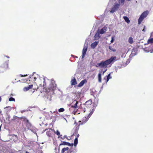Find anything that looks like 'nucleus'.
<instances>
[{
	"mask_svg": "<svg viewBox=\"0 0 153 153\" xmlns=\"http://www.w3.org/2000/svg\"><path fill=\"white\" fill-rule=\"evenodd\" d=\"M92 103V100L90 99L85 102V105L86 106H88L89 105H91Z\"/></svg>",
	"mask_w": 153,
	"mask_h": 153,
	"instance_id": "18",
	"label": "nucleus"
},
{
	"mask_svg": "<svg viewBox=\"0 0 153 153\" xmlns=\"http://www.w3.org/2000/svg\"><path fill=\"white\" fill-rule=\"evenodd\" d=\"M87 50V48H83L82 51V58H83L85 57Z\"/></svg>",
	"mask_w": 153,
	"mask_h": 153,
	"instance_id": "12",
	"label": "nucleus"
},
{
	"mask_svg": "<svg viewBox=\"0 0 153 153\" xmlns=\"http://www.w3.org/2000/svg\"><path fill=\"white\" fill-rule=\"evenodd\" d=\"M47 130L46 134L48 137H51L52 135V133L53 131V129L51 128H49L48 129H46L45 131Z\"/></svg>",
	"mask_w": 153,
	"mask_h": 153,
	"instance_id": "8",
	"label": "nucleus"
},
{
	"mask_svg": "<svg viewBox=\"0 0 153 153\" xmlns=\"http://www.w3.org/2000/svg\"><path fill=\"white\" fill-rule=\"evenodd\" d=\"M106 69L104 70V71L103 72H102V75H103L104 74L106 71H107V68H106Z\"/></svg>",
	"mask_w": 153,
	"mask_h": 153,
	"instance_id": "37",
	"label": "nucleus"
},
{
	"mask_svg": "<svg viewBox=\"0 0 153 153\" xmlns=\"http://www.w3.org/2000/svg\"><path fill=\"white\" fill-rule=\"evenodd\" d=\"M65 109L63 108H61L58 110V111L59 112L64 111Z\"/></svg>",
	"mask_w": 153,
	"mask_h": 153,
	"instance_id": "33",
	"label": "nucleus"
},
{
	"mask_svg": "<svg viewBox=\"0 0 153 153\" xmlns=\"http://www.w3.org/2000/svg\"><path fill=\"white\" fill-rule=\"evenodd\" d=\"M19 119V117H18L17 116H14L13 117L12 120H13L14 121H15L16 120L17 121H18Z\"/></svg>",
	"mask_w": 153,
	"mask_h": 153,
	"instance_id": "30",
	"label": "nucleus"
},
{
	"mask_svg": "<svg viewBox=\"0 0 153 153\" xmlns=\"http://www.w3.org/2000/svg\"><path fill=\"white\" fill-rule=\"evenodd\" d=\"M144 51L147 53L150 52L151 53H152L153 52V48L150 49L149 47H146L143 49Z\"/></svg>",
	"mask_w": 153,
	"mask_h": 153,
	"instance_id": "10",
	"label": "nucleus"
},
{
	"mask_svg": "<svg viewBox=\"0 0 153 153\" xmlns=\"http://www.w3.org/2000/svg\"><path fill=\"white\" fill-rule=\"evenodd\" d=\"M76 135H77V136H76V138H77L78 139V138L79 137V134H76Z\"/></svg>",
	"mask_w": 153,
	"mask_h": 153,
	"instance_id": "41",
	"label": "nucleus"
},
{
	"mask_svg": "<svg viewBox=\"0 0 153 153\" xmlns=\"http://www.w3.org/2000/svg\"><path fill=\"white\" fill-rule=\"evenodd\" d=\"M148 12L146 11L143 12L140 15L138 20V23L140 24L143 21L144 19L148 15Z\"/></svg>",
	"mask_w": 153,
	"mask_h": 153,
	"instance_id": "5",
	"label": "nucleus"
},
{
	"mask_svg": "<svg viewBox=\"0 0 153 153\" xmlns=\"http://www.w3.org/2000/svg\"><path fill=\"white\" fill-rule=\"evenodd\" d=\"M54 132L56 133L57 135H58V136H59L60 135V132H59V131H58V130H57L56 131V132L54 130Z\"/></svg>",
	"mask_w": 153,
	"mask_h": 153,
	"instance_id": "35",
	"label": "nucleus"
},
{
	"mask_svg": "<svg viewBox=\"0 0 153 153\" xmlns=\"http://www.w3.org/2000/svg\"><path fill=\"white\" fill-rule=\"evenodd\" d=\"M1 97H0V102L1 101Z\"/></svg>",
	"mask_w": 153,
	"mask_h": 153,
	"instance_id": "45",
	"label": "nucleus"
},
{
	"mask_svg": "<svg viewBox=\"0 0 153 153\" xmlns=\"http://www.w3.org/2000/svg\"><path fill=\"white\" fill-rule=\"evenodd\" d=\"M33 85H29L27 87H25L23 89V90L24 91H27L29 90L30 89L32 88H33Z\"/></svg>",
	"mask_w": 153,
	"mask_h": 153,
	"instance_id": "11",
	"label": "nucleus"
},
{
	"mask_svg": "<svg viewBox=\"0 0 153 153\" xmlns=\"http://www.w3.org/2000/svg\"><path fill=\"white\" fill-rule=\"evenodd\" d=\"M116 10H115L113 7H112L110 11V12L112 13H113L114 12H115Z\"/></svg>",
	"mask_w": 153,
	"mask_h": 153,
	"instance_id": "32",
	"label": "nucleus"
},
{
	"mask_svg": "<svg viewBox=\"0 0 153 153\" xmlns=\"http://www.w3.org/2000/svg\"><path fill=\"white\" fill-rule=\"evenodd\" d=\"M99 42H95L91 45V47L93 49H94L98 45Z\"/></svg>",
	"mask_w": 153,
	"mask_h": 153,
	"instance_id": "15",
	"label": "nucleus"
},
{
	"mask_svg": "<svg viewBox=\"0 0 153 153\" xmlns=\"http://www.w3.org/2000/svg\"><path fill=\"white\" fill-rule=\"evenodd\" d=\"M8 60L3 63L0 66V71L2 72H4L9 69L8 67Z\"/></svg>",
	"mask_w": 153,
	"mask_h": 153,
	"instance_id": "3",
	"label": "nucleus"
},
{
	"mask_svg": "<svg viewBox=\"0 0 153 153\" xmlns=\"http://www.w3.org/2000/svg\"><path fill=\"white\" fill-rule=\"evenodd\" d=\"M100 36L99 33H97L95 34L94 36V39L95 40H97L100 39Z\"/></svg>",
	"mask_w": 153,
	"mask_h": 153,
	"instance_id": "19",
	"label": "nucleus"
},
{
	"mask_svg": "<svg viewBox=\"0 0 153 153\" xmlns=\"http://www.w3.org/2000/svg\"><path fill=\"white\" fill-rule=\"evenodd\" d=\"M46 83L45 82V79H44V81H43V91H44V90L45 89V90L46 91Z\"/></svg>",
	"mask_w": 153,
	"mask_h": 153,
	"instance_id": "22",
	"label": "nucleus"
},
{
	"mask_svg": "<svg viewBox=\"0 0 153 153\" xmlns=\"http://www.w3.org/2000/svg\"><path fill=\"white\" fill-rule=\"evenodd\" d=\"M93 110H92L91 111V112L90 113V114H89V115H90V116L92 114V113H93Z\"/></svg>",
	"mask_w": 153,
	"mask_h": 153,
	"instance_id": "39",
	"label": "nucleus"
},
{
	"mask_svg": "<svg viewBox=\"0 0 153 153\" xmlns=\"http://www.w3.org/2000/svg\"><path fill=\"white\" fill-rule=\"evenodd\" d=\"M69 149V148L68 147H67L66 148H64L62 149L61 151V152L62 153H64L65 151L68 150Z\"/></svg>",
	"mask_w": 153,
	"mask_h": 153,
	"instance_id": "28",
	"label": "nucleus"
},
{
	"mask_svg": "<svg viewBox=\"0 0 153 153\" xmlns=\"http://www.w3.org/2000/svg\"><path fill=\"white\" fill-rule=\"evenodd\" d=\"M102 71L100 72L98 75V82H102Z\"/></svg>",
	"mask_w": 153,
	"mask_h": 153,
	"instance_id": "13",
	"label": "nucleus"
},
{
	"mask_svg": "<svg viewBox=\"0 0 153 153\" xmlns=\"http://www.w3.org/2000/svg\"><path fill=\"white\" fill-rule=\"evenodd\" d=\"M114 38L113 37H112L111 38V43H113L114 42Z\"/></svg>",
	"mask_w": 153,
	"mask_h": 153,
	"instance_id": "38",
	"label": "nucleus"
},
{
	"mask_svg": "<svg viewBox=\"0 0 153 153\" xmlns=\"http://www.w3.org/2000/svg\"><path fill=\"white\" fill-rule=\"evenodd\" d=\"M124 1L125 0H119V2L122 3V4H123L124 2Z\"/></svg>",
	"mask_w": 153,
	"mask_h": 153,
	"instance_id": "36",
	"label": "nucleus"
},
{
	"mask_svg": "<svg viewBox=\"0 0 153 153\" xmlns=\"http://www.w3.org/2000/svg\"><path fill=\"white\" fill-rule=\"evenodd\" d=\"M123 18L128 24H129L130 23V21L127 16H124L123 17Z\"/></svg>",
	"mask_w": 153,
	"mask_h": 153,
	"instance_id": "21",
	"label": "nucleus"
},
{
	"mask_svg": "<svg viewBox=\"0 0 153 153\" xmlns=\"http://www.w3.org/2000/svg\"><path fill=\"white\" fill-rule=\"evenodd\" d=\"M78 102L76 101V100H75L73 101V104H74V105H71V108L74 109V111H72V113L74 115L76 114L77 108H78L77 105Z\"/></svg>",
	"mask_w": 153,
	"mask_h": 153,
	"instance_id": "4",
	"label": "nucleus"
},
{
	"mask_svg": "<svg viewBox=\"0 0 153 153\" xmlns=\"http://www.w3.org/2000/svg\"><path fill=\"white\" fill-rule=\"evenodd\" d=\"M148 44H152L153 43V38L149 39L147 41Z\"/></svg>",
	"mask_w": 153,
	"mask_h": 153,
	"instance_id": "25",
	"label": "nucleus"
},
{
	"mask_svg": "<svg viewBox=\"0 0 153 153\" xmlns=\"http://www.w3.org/2000/svg\"><path fill=\"white\" fill-rule=\"evenodd\" d=\"M25 153H30V152H28L27 151H26Z\"/></svg>",
	"mask_w": 153,
	"mask_h": 153,
	"instance_id": "44",
	"label": "nucleus"
},
{
	"mask_svg": "<svg viewBox=\"0 0 153 153\" xmlns=\"http://www.w3.org/2000/svg\"><path fill=\"white\" fill-rule=\"evenodd\" d=\"M30 79H30L29 80V81H31L32 82V81H33V80L34 81H35L36 79V77H34V76L33 75H32L31 76L30 75Z\"/></svg>",
	"mask_w": 153,
	"mask_h": 153,
	"instance_id": "20",
	"label": "nucleus"
},
{
	"mask_svg": "<svg viewBox=\"0 0 153 153\" xmlns=\"http://www.w3.org/2000/svg\"><path fill=\"white\" fill-rule=\"evenodd\" d=\"M38 86L36 84H35L33 85L32 88L33 89L37 90V89H38Z\"/></svg>",
	"mask_w": 153,
	"mask_h": 153,
	"instance_id": "26",
	"label": "nucleus"
},
{
	"mask_svg": "<svg viewBox=\"0 0 153 153\" xmlns=\"http://www.w3.org/2000/svg\"><path fill=\"white\" fill-rule=\"evenodd\" d=\"M66 145L69 146H73L74 145V144L73 143L70 144L69 143L64 141L62 143H61L59 145Z\"/></svg>",
	"mask_w": 153,
	"mask_h": 153,
	"instance_id": "14",
	"label": "nucleus"
},
{
	"mask_svg": "<svg viewBox=\"0 0 153 153\" xmlns=\"http://www.w3.org/2000/svg\"><path fill=\"white\" fill-rule=\"evenodd\" d=\"M106 77H107L106 82H107L110 79L112 78L110 74H109L107 76H106Z\"/></svg>",
	"mask_w": 153,
	"mask_h": 153,
	"instance_id": "24",
	"label": "nucleus"
},
{
	"mask_svg": "<svg viewBox=\"0 0 153 153\" xmlns=\"http://www.w3.org/2000/svg\"><path fill=\"white\" fill-rule=\"evenodd\" d=\"M108 48L109 50H111L112 51L115 52L116 51V49L112 48V47L111 46H109Z\"/></svg>",
	"mask_w": 153,
	"mask_h": 153,
	"instance_id": "31",
	"label": "nucleus"
},
{
	"mask_svg": "<svg viewBox=\"0 0 153 153\" xmlns=\"http://www.w3.org/2000/svg\"><path fill=\"white\" fill-rule=\"evenodd\" d=\"M88 120V119L87 118H85V120L84 119H83L82 121H79V124L78 125L75 126L74 128V129H75L74 132V133L73 135H74L75 134H77L80 125L85 124L87 121Z\"/></svg>",
	"mask_w": 153,
	"mask_h": 153,
	"instance_id": "2",
	"label": "nucleus"
},
{
	"mask_svg": "<svg viewBox=\"0 0 153 153\" xmlns=\"http://www.w3.org/2000/svg\"><path fill=\"white\" fill-rule=\"evenodd\" d=\"M78 143V139L77 138H76L74 139V145L75 147L77 145V144Z\"/></svg>",
	"mask_w": 153,
	"mask_h": 153,
	"instance_id": "27",
	"label": "nucleus"
},
{
	"mask_svg": "<svg viewBox=\"0 0 153 153\" xmlns=\"http://www.w3.org/2000/svg\"><path fill=\"white\" fill-rule=\"evenodd\" d=\"M25 111H21V112L22 113H23Z\"/></svg>",
	"mask_w": 153,
	"mask_h": 153,
	"instance_id": "42",
	"label": "nucleus"
},
{
	"mask_svg": "<svg viewBox=\"0 0 153 153\" xmlns=\"http://www.w3.org/2000/svg\"><path fill=\"white\" fill-rule=\"evenodd\" d=\"M87 80L86 79H83L82 80L78 85L77 86L78 87H81L85 83H86L87 82Z\"/></svg>",
	"mask_w": 153,
	"mask_h": 153,
	"instance_id": "9",
	"label": "nucleus"
},
{
	"mask_svg": "<svg viewBox=\"0 0 153 153\" xmlns=\"http://www.w3.org/2000/svg\"><path fill=\"white\" fill-rule=\"evenodd\" d=\"M116 56H112L109 59L105 61H102L100 63H97L95 66L96 67H100L101 68H107L108 65L116 61Z\"/></svg>",
	"mask_w": 153,
	"mask_h": 153,
	"instance_id": "1",
	"label": "nucleus"
},
{
	"mask_svg": "<svg viewBox=\"0 0 153 153\" xmlns=\"http://www.w3.org/2000/svg\"><path fill=\"white\" fill-rule=\"evenodd\" d=\"M145 27H144V28L143 29V31H145Z\"/></svg>",
	"mask_w": 153,
	"mask_h": 153,
	"instance_id": "43",
	"label": "nucleus"
},
{
	"mask_svg": "<svg viewBox=\"0 0 153 153\" xmlns=\"http://www.w3.org/2000/svg\"><path fill=\"white\" fill-rule=\"evenodd\" d=\"M9 101H15V99L13 97H11L9 98Z\"/></svg>",
	"mask_w": 153,
	"mask_h": 153,
	"instance_id": "34",
	"label": "nucleus"
},
{
	"mask_svg": "<svg viewBox=\"0 0 153 153\" xmlns=\"http://www.w3.org/2000/svg\"><path fill=\"white\" fill-rule=\"evenodd\" d=\"M19 119H22L23 121L26 123L27 126H28L29 127H30L31 126V124L29 122V120L25 117H19Z\"/></svg>",
	"mask_w": 153,
	"mask_h": 153,
	"instance_id": "7",
	"label": "nucleus"
},
{
	"mask_svg": "<svg viewBox=\"0 0 153 153\" xmlns=\"http://www.w3.org/2000/svg\"><path fill=\"white\" fill-rule=\"evenodd\" d=\"M106 31V28L105 27H104L100 30V33L101 34H103Z\"/></svg>",
	"mask_w": 153,
	"mask_h": 153,
	"instance_id": "17",
	"label": "nucleus"
},
{
	"mask_svg": "<svg viewBox=\"0 0 153 153\" xmlns=\"http://www.w3.org/2000/svg\"><path fill=\"white\" fill-rule=\"evenodd\" d=\"M71 85H75L77 84L76 80L75 78H74L73 79H72L71 80Z\"/></svg>",
	"mask_w": 153,
	"mask_h": 153,
	"instance_id": "16",
	"label": "nucleus"
},
{
	"mask_svg": "<svg viewBox=\"0 0 153 153\" xmlns=\"http://www.w3.org/2000/svg\"><path fill=\"white\" fill-rule=\"evenodd\" d=\"M128 41L130 44H132L134 42L133 38L131 37H130L129 38Z\"/></svg>",
	"mask_w": 153,
	"mask_h": 153,
	"instance_id": "23",
	"label": "nucleus"
},
{
	"mask_svg": "<svg viewBox=\"0 0 153 153\" xmlns=\"http://www.w3.org/2000/svg\"><path fill=\"white\" fill-rule=\"evenodd\" d=\"M119 4H115V5H114L113 7L116 10H117L119 8Z\"/></svg>",
	"mask_w": 153,
	"mask_h": 153,
	"instance_id": "29",
	"label": "nucleus"
},
{
	"mask_svg": "<svg viewBox=\"0 0 153 153\" xmlns=\"http://www.w3.org/2000/svg\"><path fill=\"white\" fill-rule=\"evenodd\" d=\"M27 75L26 74V75H22V74H20V76H22V77H23V76H26Z\"/></svg>",
	"mask_w": 153,
	"mask_h": 153,
	"instance_id": "40",
	"label": "nucleus"
},
{
	"mask_svg": "<svg viewBox=\"0 0 153 153\" xmlns=\"http://www.w3.org/2000/svg\"><path fill=\"white\" fill-rule=\"evenodd\" d=\"M56 85L55 83V81L54 80L52 81L50 83L49 89L50 90H54L56 89Z\"/></svg>",
	"mask_w": 153,
	"mask_h": 153,
	"instance_id": "6",
	"label": "nucleus"
}]
</instances>
